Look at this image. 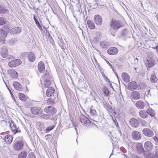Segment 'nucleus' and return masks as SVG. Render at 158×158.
I'll list each match as a JSON object with an SVG mask.
<instances>
[{
    "mask_svg": "<svg viewBox=\"0 0 158 158\" xmlns=\"http://www.w3.org/2000/svg\"><path fill=\"white\" fill-rule=\"evenodd\" d=\"M150 80L151 82L153 83H156L158 81L157 77L154 74H152L151 75Z\"/></svg>",
    "mask_w": 158,
    "mask_h": 158,
    "instance_id": "obj_34",
    "label": "nucleus"
},
{
    "mask_svg": "<svg viewBox=\"0 0 158 158\" xmlns=\"http://www.w3.org/2000/svg\"><path fill=\"white\" fill-rule=\"evenodd\" d=\"M21 28L19 27L14 28L12 29L10 31V33L11 34H19L21 31Z\"/></svg>",
    "mask_w": 158,
    "mask_h": 158,
    "instance_id": "obj_25",
    "label": "nucleus"
},
{
    "mask_svg": "<svg viewBox=\"0 0 158 158\" xmlns=\"http://www.w3.org/2000/svg\"><path fill=\"white\" fill-rule=\"evenodd\" d=\"M98 6V4L97 1H95V3L93 5V6L94 8H96Z\"/></svg>",
    "mask_w": 158,
    "mask_h": 158,
    "instance_id": "obj_53",
    "label": "nucleus"
},
{
    "mask_svg": "<svg viewBox=\"0 0 158 158\" xmlns=\"http://www.w3.org/2000/svg\"><path fill=\"white\" fill-rule=\"evenodd\" d=\"M9 13L8 9L3 6H0V14H3Z\"/></svg>",
    "mask_w": 158,
    "mask_h": 158,
    "instance_id": "obj_32",
    "label": "nucleus"
},
{
    "mask_svg": "<svg viewBox=\"0 0 158 158\" xmlns=\"http://www.w3.org/2000/svg\"><path fill=\"white\" fill-rule=\"evenodd\" d=\"M132 139L135 140H138L141 138V135L140 133L137 131H133L132 133Z\"/></svg>",
    "mask_w": 158,
    "mask_h": 158,
    "instance_id": "obj_11",
    "label": "nucleus"
},
{
    "mask_svg": "<svg viewBox=\"0 0 158 158\" xmlns=\"http://www.w3.org/2000/svg\"><path fill=\"white\" fill-rule=\"evenodd\" d=\"M145 64L148 69L151 68L156 64V61L153 58L149 57L147 58L145 62Z\"/></svg>",
    "mask_w": 158,
    "mask_h": 158,
    "instance_id": "obj_3",
    "label": "nucleus"
},
{
    "mask_svg": "<svg viewBox=\"0 0 158 158\" xmlns=\"http://www.w3.org/2000/svg\"><path fill=\"white\" fill-rule=\"evenodd\" d=\"M1 56L4 58H6L8 55V51L7 48L5 46H3L1 48L0 50Z\"/></svg>",
    "mask_w": 158,
    "mask_h": 158,
    "instance_id": "obj_16",
    "label": "nucleus"
},
{
    "mask_svg": "<svg viewBox=\"0 0 158 158\" xmlns=\"http://www.w3.org/2000/svg\"><path fill=\"white\" fill-rule=\"evenodd\" d=\"M127 33V30L126 29H123L122 32V34L123 35H125Z\"/></svg>",
    "mask_w": 158,
    "mask_h": 158,
    "instance_id": "obj_50",
    "label": "nucleus"
},
{
    "mask_svg": "<svg viewBox=\"0 0 158 158\" xmlns=\"http://www.w3.org/2000/svg\"><path fill=\"white\" fill-rule=\"evenodd\" d=\"M130 123L131 126L134 127H138L139 122L137 120L134 118L131 119Z\"/></svg>",
    "mask_w": 158,
    "mask_h": 158,
    "instance_id": "obj_23",
    "label": "nucleus"
},
{
    "mask_svg": "<svg viewBox=\"0 0 158 158\" xmlns=\"http://www.w3.org/2000/svg\"><path fill=\"white\" fill-rule=\"evenodd\" d=\"M6 36H1V40H2V41H1L2 43H4L5 42L4 37Z\"/></svg>",
    "mask_w": 158,
    "mask_h": 158,
    "instance_id": "obj_55",
    "label": "nucleus"
},
{
    "mask_svg": "<svg viewBox=\"0 0 158 158\" xmlns=\"http://www.w3.org/2000/svg\"><path fill=\"white\" fill-rule=\"evenodd\" d=\"M155 155L156 158H158V149L156 152Z\"/></svg>",
    "mask_w": 158,
    "mask_h": 158,
    "instance_id": "obj_58",
    "label": "nucleus"
},
{
    "mask_svg": "<svg viewBox=\"0 0 158 158\" xmlns=\"http://www.w3.org/2000/svg\"><path fill=\"white\" fill-rule=\"evenodd\" d=\"M0 34L2 35L3 36H6V35L5 31L2 29H0Z\"/></svg>",
    "mask_w": 158,
    "mask_h": 158,
    "instance_id": "obj_49",
    "label": "nucleus"
},
{
    "mask_svg": "<svg viewBox=\"0 0 158 158\" xmlns=\"http://www.w3.org/2000/svg\"><path fill=\"white\" fill-rule=\"evenodd\" d=\"M106 62L107 64H108L110 66V67L111 68L113 69L112 65L111 64H110L108 61H106Z\"/></svg>",
    "mask_w": 158,
    "mask_h": 158,
    "instance_id": "obj_59",
    "label": "nucleus"
},
{
    "mask_svg": "<svg viewBox=\"0 0 158 158\" xmlns=\"http://www.w3.org/2000/svg\"><path fill=\"white\" fill-rule=\"evenodd\" d=\"M107 52L110 55H116L118 52V49L115 47H112L108 49Z\"/></svg>",
    "mask_w": 158,
    "mask_h": 158,
    "instance_id": "obj_17",
    "label": "nucleus"
},
{
    "mask_svg": "<svg viewBox=\"0 0 158 158\" xmlns=\"http://www.w3.org/2000/svg\"><path fill=\"white\" fill-rule=\"evenodd\" d=\"M100 46L103 48H107L109 46L108 43L106 41H101L100 43Z\"/></svg>",
    "mask_w": 158,
    "mask_h": 158,
    "instance_id": "obj_35",
    "label": "nucleus"
},
{
    "mask_svg": "<svg viewBox=\"0 0 158 158\" xmlns=\"http://www.w3.org/2000/svg\"><path fill=\"white\" fill-rule=\"evenodd\" d=\"M121 26V24L119 21H112L111 24V27L114 30L118 29Z\"/></svg>",
    "mask_w": 158,
    "mask_h": 158,
    "instance_id": "obj_12",
    "label": "nucleus"
},
{
    "mask_svg": "<svg viewBox=\"0 0 158 158\" xmlns=\"http://www.w3.org/2000/svg\"><path fill=\"white\" fill-rule=\"evenodd\" d=\"M144 147L148 151H151L153 148L152 144L150 141H147L145 143Z\"/></svg>",
    "mask_w": 158,
    "mask_h": 158,
    "instance_id": "obj_18",
    "label": "nucleus"
},
{
    "mask_svg": "<svg viewBox=\"0 0 158 158\" xmlns=\"http://www.w3.org/2000/svg\"><path fill=\"white\" fill-rule=\"evenodd\" d=\"M147 113L148 114H149L151 117H153L155 116L154 110L150 108L147 110Z\"/></svg>",
    "mask_w": 158,
    "mask_h": 158,
    "instance_id": "obj_37",
    "label": "nucleus"
},
{
    "mask_svg": "<svg viewBox=\"0 0 158 158\" xmlns=\"http://www.w3.org/2000/svg\"><path fill=\"white\" fill-rule=\"evenodd\" d=\"M110 88H113V86H112V85L110 83Z\"/></svg>",
    "mask_w": 158,
    "mask_h": 158,
    "instance_id": "obj_64",
    "label": "nucleus"
},
{
    "mask_svg": "<svg viewBox=\"0 0 158 158\" xmlns=\"http://www.w3.org/2000/svg\"><path fill=\"white\" fill-rule=\"evenodd\" d=\"M108 135L110 137V140H111V142L112 143H113V138H114L112 136V135H111V133L110 132H108Z\"/></svg>",
    "mask_w": 158,
    "mask_h": 158,
    "instance_id": "obj_51",
    "label": "nucleus"
},
{
    "mask_svg": "<svg viewBox=\"0 0 158 158\" xmlns=\"http://www.w3.org/2000/svg\"><path fill=\"white\" fill-rule=\"evenodd\" d=\"M5 83L6 85V87H7V88H8V89L9 90V92H10V94L12 96H13V94H12V93L11 90L10 89V88L8 87V86H7L6 83L5 82Z\"/></svg>",
    "mask_w": 158,
    "mask_h": 158,
    "instance_id": "obj_56",
    "label": "nucleus"
},
{
    "mask_svg": "<svg viewBox=\"0 0 158 158\" xmlns=\"http://www.w3.org/2000/svg\"><path fill=\"white\" fill-rule=\"evenodd\" d=\"M52 76L46 70L44 74L42 76L41 81L43 80L44 81V86L46 87L49 86L51 84V80Z\"/></svg>",
    "mask_w": 158,
    "mask_h": 158,
    "instance_id": "obj_1",
    "label": "nucleus"
},
{
    "mask_svg": "<svg viewBox=\"0 0 158 158\" xmlns=\"http://www.w3.org/2000/svg\"><path fill=\"white\" fill-rule=\"evenodd\" d=\"M33 19L35 21V23L37 26L38 27L40 30L42 31L43 30V29L41 25H40V23H39L38 20L37 19V18H36L35 17V15H33Z\"/></svg>",
    "mask_w": 158,
    "mask_h": 158,
    "instance_id": "obj_36",
    "label": "nucleus"
},
{
    "mask_svg": "<svg viewBox=\"0 0 158 158\" xmlns=\"http://www.w3.org/2000/svg\"><path fill=\"white\" fill-rule=\"evenodd\" d=\"M82 11L81 10H80V9L79 8L78 9V10L77 11V12L78 13H79V14H81V12Z\"/></svg>",
    "mask_w": 158,
    "mask_h": 158,
    "instance_id": "obj_62",
    "label": "nucleus"
},
{
    "mask_svg": "<svg viewBox=\"0 0 158 158\" xmlns=\"http://www.w3.org/2000/svg\"><path fill=\"white\" fill-rule=\"evenodd\" d=\"M142 132L144 135L148 137H151L154 135L153 131L147 128H144Z\"/></svg>",
    "mask_w": 158,
    "mask_h": 158,
    "instance_id": "obj_8",
    "label": "nucleus"
},
{
    "mask_svg": "<svg viewBox=\"0 0 158 158\" xmlns=\"http://www.w3.org/2000/svg\"><path fill=\"white\" fill-rule=\"evenodd\" d=\"M104 91L103 92L106 95H108L109 94V92L108 89L107 88L104 87Z\"/></svg>",
    "mask_w": 158,
    "mask_h": 158,
    "instance_id": "obj_48",
    "label": "nucleus"
},
{
    "mask_svg": "<svg viewBox=\"0 0 158 158\" xmlns=\"http://www.w3.org/2000/svg\"><path fill=\"white\" fill-rule=\"evenodd\" d=\"M23 147V142L22 140H18L14 144V148L16 151L22 149Z\"/></svg>",
    "mask_w": 158,
    "mask_h": 158,
    "instance_id": "obj_5",
    "label": "nucleus"
},
{
    "mask_svg": "<svg viewBox=\"0 0 158 158\" xmlns=\"http://www.w3.org/2000/svg\"><path fill=\"white\" fill-rule=\"evenodd\" d=\"M44 111L46 113L51 115H54L56 112V109L52 106L46 107L44 109Z\"/></svg>",
    "mask_w": 158,
    "mask_h": 158,
    "instance_id": "obj_4",
    "label": "nucleus"
},
{
    "mask_svg": "<svg viewBox=\"0 0 158 158\" xmlns=\"http://www.w3.org/2000/svg\"><path fill=\"white\" fill-rule=\"evenodd\" d=\"M133 158H140L138 155H135L133 157Z\"/></svg>",
    "mask_w": 158,
    "mask_h": 158,
    "instance_id": "obj_60",
    "label": "nucleus"
},
{
    "mask_svg": "<svg viewBox=\"0 0 158 158\" xmlns=\"http://www.w3.org/2000/svg\"><path fill=\"white\" fill-rule=\"evenodd\" d=\"M59 44L61 48L63 49L64 48L65 44L64 43L62 39H60V42L59 43Z\"/></svg>",
    "mask_w": 158,
    "mask_h": 158,
    "instance_id": "obj_44",
    "label": "nucleus"
},
{
    "mask_svg": "<svg viewBox=\"0 0 158 158\" xmlns=\"http://www.w3.org/2000/svg\"><path fill=\"white\" fill-rule=\"evenodd\" d=\"M148 95H149L150 96H151V94H150V90H149L148 91V93L147 94V96H148Z\"/></svg>",
    "mask_w": 158,
    "mask_h": 158,
    "instance_id": "obj_61",
    "label": "nucleus"
},
{
    "mask_svg": "<svg viewBox=\"0 0 158 158\" xmlns=\"http://www.w3.org/2000/svg\"><path fill=\"white\" fill-rule=\"evenodd\" d=\"M87 24L88 27L91 29H94L95 28V25L93 21L91 20H88Z\"/></svg>",
    "mask_w": 158,
    "mask_h": 158,
    "instance_id": "obj_33",
    "label": "nucleus"
},
{
    "mask_svg": "<svg viewBox=\"0 0 158 158\" xmlns=\"http://www.w3.org/2000/svg\"><path fill=\"white\" fill-rule=\"evenodd\" d=\"M145 158H151L153 155V154L145 151L143 153Z\"/></svg>",
    "mask_w": 158,
    "mask_h": 158,
    "instance_id": "obj_39",
    "label": "nucleus"
},
{
    "mask_svg": "<svg viewBox=\"0 0 158 158\" xmlns=\"http://www.w3.org/2000/svg\"><path fill=\"white\" fill-rule=\"evenodd\" d=\"M11 123L9 124V125L13 134L15 135L17 133L20 132L21 131L19 127H17L16 125L13 121H11Z\"/></svg>",
    "mask_w": 158,
    "mask_h": 158,
    "instance_id": "obj_6",
    "label": "nucleus"
},
{
    "mask_svg": "<svg viewBox=\"0 0 158 158\" xmlns=\"http://www.w3.org/2000/svg\"><path fill=\"white\" fill-rule=\"evenodd\" d=\"M153 139L156 142H158V139L156 137H154L153 138Z\"/></svg>",
    "mask_w": 158,
    "mask_h": 158,
    "instance_id": "obj_57",
    "label": "nucleus"
},
{
    "mask_svg": "<svg viewBox=\"0 0 158 158\" xmlns=\"http://www.w3.org/2000/svg\"><path fill=\"white\" fill-rule=\"evenodd\" d=\"M81 122L85 126L88 127L91 125V122L88 118L84 115H81L80 116Z\"/></svg>",
    "mask_w": 158,
    "mask_h": 158,
    "instance_id": "obj_2",
    "label": "nucleus"
},
{
    "mask_svg": "<svg viewBox=\"0 0 158 158\" xmlns=\"http://www.w3.org/2000/svg\"><path fill=\"white\" fill-rule=\"evenodd\" d=\"M9 122H8L7 121L3 120L1 122L0 125L2 129L5 130L8 124H9Z\"/></svg>",
    "mask_w": 158,
    "mask_h": 158,
    "instance_id": "obj_31",
    "label": "nucleus"
},
{
    "mask_svg": "<svg viewBox=\"0 0 158 158\" xmlns=\"http://www.w3.org/2000/svg\"><path fill=\"white\" fill-rule=\"evenodd\" d=\"M140 116L143 118H145L148 117V115L147 114V111L144 110H141L139 112Z\"/></svg>",
    "mask_w": 158,
    "mask_h": 158,
    "instance_id": "obj_30",
    "label": "nucleus"
},
{
    "mask_svg": "<svg viewBox=\"0 0 158 158\" xmlns=\"http://www.w3.org/2000/svg\"><path fill=\"white\" fill-rule=\"evenodd\" d=\"M27 153L25 151H23L19 153L18 158H26L27 156Z\"/></svg>",
    "mask_w": 158,
    "mask_h": 158,
    "instance_id": "obj_38",
    "label": "nucleus"
},
{
    "mask_svg": "<svg viewBox=\"0 0 158 158\" xmlns=\"http://www.w3.org/2000/svg\"><path fill=\"white\" fill-rule=\"evenodd\" d=\"M55 89L52 87H49L47 89L46 95L48 97H50L55 92Z\"/></svg>",
    "mask_w": 158,
    "mask_h": 158,
    "instance_id": "obj_28",
    "label": "nucleus"
},
{
    "mask_svg": "<svg viewBox=\"0 0 158 158\" xmlns=\"http://www.w3.org/2000/svg\"><path fill=\"white\" fill-rule=\"evenodd\" d=\"M21 63V61L19 59L11 61L9 62L8 65L10 67H13L20 65Z\"/></svg>",
    "mask_w": 158,
    "mask_h": 158,
    "instance_id": "obj_10",
    "label": "nucleus"
},
{
    "mask_svg": "<svg viewBox=\"0 0 158 158\" xmlns=\"http://www.w3.org/2000/svg\"><path fill=\"white\" fill-rule=\"evenodd\" d=\"M90 117L93 121H95L94 119H95L98 116V114L95 110L90 108L89 112V115Z\"/></svg>",
    "mask_w": 158,
    "mask_h": 158,
    "instance_id": "obj_15",
    "label": "nucleus"
},
{
    "mask_svg": "<svg viewBox=\"0 0 158 158\" xmlns=\"http://www.w3.org/2000/svg\"><path fill=\"white\" fill-rule=\"evenodd\" d=\"M4 140L6 144H10L13 140L12 136L10 135H7L5 137Z\"/></svg>",
    "mask_w": 158,
    "mask_h": 158,
    "instance_id": "obj_26",
    "label": "nucleus"
},
{
    "mask_svg": "<svg viewBox=\"0 0 158 158\" xmlns=\"http://www.w3.org/2000/svg\"><path fill=\"white\" fill-rule=\"evenodd\" d=\"M135 106L138 109L142 110L144 108L145 104L143 101L139 100L136 102Z\"/></svg>",
    "mask_w": 158,
    "mask_h": 158,
    "instance_id": "obj_14",
    "label": "nucleus"
},
{
    "mask_svg": "<svg viewBox=\"0 0 158 158\" xmlns=\"http://www.w3.org/2000/svg\"><path fill=\"white\" fill-rule=\"evenodd\" d=\"M54 128V126L52 125L51 126L48 127L46 129V132H48L49 131L52 130Z\"/></svg>",
    "mask_w": 158,
    "mask_h": 158,
    "instance_id": "obj_46",
    "label": "nucleus"
},
{
    "mask_svg": "<svg viewBox=\"0 0 158 158\" xmlns=\"http://www.w3.org/2000/svg\"><path fill=\"white\" fill-rule=\"evenodd\" d=\"M27 158H36V157L34 152H31L28 154Z\"/></svg>",
    "mask_w": 158,
    "mask_h": 158,
    "instance_id": "obj_45",
    "label": "nucleus"
},
{
    "mask_svg": "<svg viewBox=\"0 0 158 158\" xmlns=\"http://www.w3.org/2000/svg\"><path fill=\"white\" fill-rule=\"evenodd\" d=\"M138 85L137 83L134 81L130 82L128 85V89L130 90L133 91L137 89Z\"/></svg>",
    "mask_w": 158,
    "mask_h": 158,
    "instance_id": "obj_13",
    "label": "nucleus"
},
{
    "mask_svg": "<svg viewBox=\"0 0 158 158\" xmlns=\"http://www.w3.org/2000/svg\"><path fill=\"white\" fill-rule=\"evenodd\" d=\"M31 113L34 115H39L41 113V108L38 107L34 106L30 108Z\"/></svg>",
    "mask_w": 158,
    "mask_h": 158,
    "instance_id": "obj_9",
    "label": "nucleus"
},
{
    "mask_svg": "<svg viewBox=\"0 0 158 158\" xmlns=\"http://www.w3.org/2000/svg\"><path fill=\"white\" fill-rule=\"evenodd\" d=\"M6 20L2 17H0V25H3L6 23Z\"/></svg>",
    "mask_w": 158,
    "mask_h": 158,
    "instance_id": "obj_43",
    "label": "nucleus"
},
{
    "mask_svg": "<svg viewBox=\"0 0 158 158\" xmlns=\"http://www.w3.org/2000/svg\"><path fill=\"white\" fill-rule=\"evenodd\" d=\"M19 96L20 100L22 101H25L26 100V98L24 94L22 93H19Z\"/></svg>",
    "mask_w": 158,
    "mask_h": 158,
    "instance_id": "obj_40",
    "label": "nucleus"
},
{
    "mask_svg": "<svg viewBox=\"0 0 158 158\" xmlns=\"http://www.w3.org/2000/svg\"><path fill=\"white\" fill-rule=\"evenodd\" d=\"M102 75L104 77V78L106 81H108L109 82H110L109 79L105 74H102Z\"/></svg>",
    "mask_w": 158,
    "mask_h": 158,
    "instance_id": "obj_54",
    "label": "nucleus"
},
{
    "mask_svg": "<svg viewBox=\"0 0 158 158\" xmlns=\"http://www.w3.org/2000/svg\"><path fill=\"white\" fill-rule=\"evenodd\" d=\"M136 150L139 154L143 153L145 151H144L142 144L139 143H138L136 146Z\"/></svg>",
    "mask_w": 158,
    "mask_h": 158,
    "instance_id": "obj_20",
    "label": "nucleus"
},
{
    "mask_svg": "<svg viewBox=\"0 0 158 158\" xmlns=\"http://www.w3.org/2000/svg\"><path fill=\"white\" fill-rule=\"evenodd\" d=\"M48 40H49V42L52 44V43L54 42V40L53 39H52V37L50 35V34L49 33V32H48Z\"/></svg>",
    "mask_w": 158,
    "mask_h": 158,
    "instance_id": "obj_47",
    "label": "nucleus"
},
{
    "mask_svg": "<svg viewBox=\"0 0 158 158\" xmlns=\"http://www.w3.org/2000/svg\"><path fill=\"white\" fill-rule=\"evenodd\" d=\"M51 136V135H47L45 136V138L46 140H48L50 139V138Z\"/></svg>",
    "mask_w": 158,
    "mask_h": 158,
    "instance_id": "obj_52",
    "label": "nucleus"
},
{
    "mask_svg": "<svg viewBox=\"0 0 158 158\" xmlns=\"http://www.w3.org/2000/svg\"><path fill=\"white\" fill-rule=\"evenodd\" d=\"M8 74L12 77L17 78L18 77L17 73L15 70L10 69L8 70Z\"/></svg>",
    "mask_w": 158,
    "mask_h": 158,
    "instance_id": "obj_22",
    "label": "nucleus"
},
{
    "mask_svg": "<svg viewBox=\"0 0 158 158\" xmlns=\"http://www.w3.org/2000/svg\"><path fill=\"white\" fill-rule=\"evenodd\" d=\"M27 58L31 62H34L35 59V56L34 53L30 52L28 54Z\"/></svg>",
    "mask_w": 158,
    "mask_h": 158,
    "instance_id": "obj_29",
    "label": "nucleus"
},
{
    "mask_svg": "<svg viewBox=\"0 0 158 158\" xmlns=\"http://www.w3.org/2000/svg\"><path fill=\"white\" fill-rule=\"evenodd\" d=\"M122 79L126 82H128L130 81V77L129 75L126 73H123L122 75Z\"/></svg>",
    "mask_w": 158,
    "mask_h": 158,
    "instance_id": "obj_27",
    "label": "nucleus"
},
{
    "mask_svg": "<svg viewBox=\"0 0 158 158\" xmlns=\"http://www.w3.org/2000/svg\"><path fill=\"white\" fill-rule=\"evenodd\" d=\"M138 59L137 58H136L135 59L134 61H135V63H137L138 62Z\"/></svg>",
    "mask_w": 158,
    "mask_h": 158,
    "instance_id": "obj_63",
    "label": "nucleus"
},
{
    "mask_svg": "<svg viewBox=\"0 0 158 158\" xmlns=\"http://www.w3.org/2000/svg\"><path fill=\"white\" fill-rule=\"evenodd\" d=\"M95 24L98 26H101L102 24V17L98 15H95L94 19Z\"/></svg>",
    "mask_w": 158,
    "mask_h": 158,
    "instance_id": "obj_7",
    "label": "nucleus"
},
{
    "mask_svg": "<svg viewBox=\"0 0 158 158\" xmlns=\"http://www.w3.org/2000/svg\"><path fill=\"white\" fill-rule=\"evenodd\" d=\"M40 117L42 119H44L46 120L50 118V116L46 114H44L41 115Z\"/></svg>",
    "mask_w": 158,
    "mask_h": 158,
    "instance_id": "obj_42",
    "label": "nucleus"
},
{
    "mask_svg": "<svg viewBox=\"0 0 158 158\" xmlns=\"http://www.w3.org/2000/svg\"><path fill=\"white\" fill-rule=\"evenodd\" d=\"M13 85L17 90L19 91H21L23 90V88L21 85L18 82L14 81L13 83Z\"/></svg>",
    "mask_w": 158,
    "mask_h": 158,
    "instance_id": "obj_24",
    "label": "nucleus"
},
{
    "mask_svg": "<svg viewBox=\"0 0 158 158\" xmlns=\"http://www.w3.org/2000/svg\"><path fill=\"white\" fill-rule=\"evenodd\" d=\"M38 68L39 72L40 73H42L45 72V66L43 62H39L38 65Z\"/></svg>",
    "mask_w": 158,
    "mask_h": 158,
    "instance_id": "obj_21",
    "label": "nucleus"
},
{
    "mask_svg": "<svg viewBox=\"0 0 158 158\" xmlns=\"http://www.w3.org/2000/svg\"><path fill=\"white\" fill-rule=\"evenodd\" d=\"M131 96L132 98L134 100H139L140 98V93L137 91L132 92L131 94Z\"/></svg>",
    "mask_w": 158,
    "mask_h": 158,
    "instance_id": "obj_19",
    "label": "nucleus"
},
{
    "mask_svg": "<svg viewBox=\"0 0 158 158\" xmlns=\"http://www.w3.org/2000/svg\"><path fill=\"white\" fill-rule=\"evenodd\" d=\"M47 105H52L54 104V102L53 101L52 99L51 98H49L47 100Z\"/></svg>",
    "mask_w": 158,
    "mask_h": 158,
    "instance_id": "obj_41",
    "label": "nucleus"
}]
</instances>
